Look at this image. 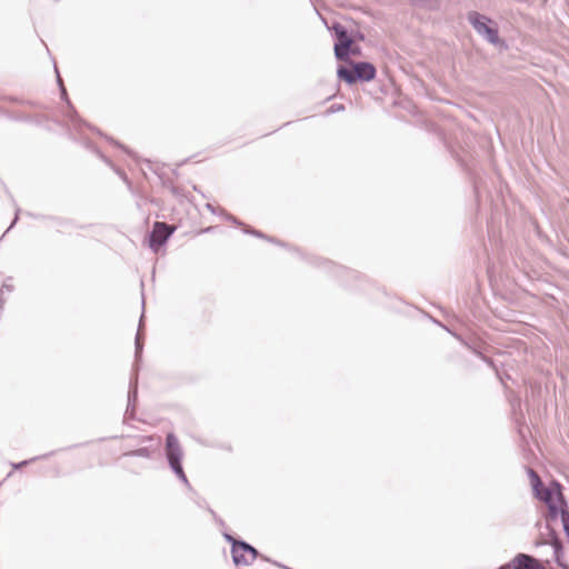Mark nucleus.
<instances>
[{"instance_id":"1","label":"nucleus","mask_w":569,"mask_h":569,"mask_svg":"<svg viewBox=\"0 0 569 569\" xmlns=\"http://www.w3.org/2000/svg\"><path fill=\"white\" fill-rule=\"evenodd\" d=\"M327 28L331 31L333 38V53L338 61L347 64L348 61H353L351 57H360L362 49L358 43H353V40L348 36V28L342 23L335 21L331 26L327 24Z\"/></svg>"},{"instance_id":"2","label":"nucleus","mask_w":569,"mask_h":569,"mask_svg":"<svg viewBox=\"0 0 569 569\" xmlns=\"http://www.w3.org/2000/svg\"><path fill=\"white\" fill-rule=\"evenodd\" d=\"M224 540L231 546V558L233 565L240 569L241 567H248L253 563L256 559L270 562V559L264 555H261L257 548L247 542L246 540L231 535L230 532H222Z\"/></svg>"},{"instance_id":"3","label":"nucleus","mask_w":569,"mask_h":569,"mask_svg":"<svg viewBox=\"0 0 569 569\" xmlns=\"http://www.w3.org/2000/svg\"><path fill=\"white\" fill-rule=\"evenodd\" d=\"M377 69L369 61H348L347 64H338L337 78L348 86L363 83L373 80Z\"/></svg>"},{"instance_id":"4","label":"nucleus","mask_w":569,"mask_h":569,"mask_svg":"<svg viewBox=\"0 0 569 569\" xmlns=\"http://www.w3.org/2000/svg\"><path fill=\"white\" fill-rule=\"evenodd\" d=\"M467 20L476 30V32L490 44L497 47L500 50L508 48L507 42L499 36L497 23L491 18L478 11H469L467 14Z\"/></svg>"},{"instance_id":"5","label":"nucleus","mask_w":569,"mask_h":569,"mask_svg":"<svg viewBox=\"0 0 569 569\" xmlns=\"http://www.w3.org/2000/svg\"><path fill=\"white\" fill-rule=\"evenodd\" d=\"M164 457L170 470L187 487L188 490L192 491L193 489L182 466L183 450L177 436L173 432H168L166 436Z\"/></svg>"},{"instance_id":"6","label":"nucleus","mask_w":569,"mask_h":569,"mask_svg":"<svg viewBox=\"0 0 569 569\" xmlns=\"http://www.w3.org/2000/svg\"><path fill=\"white\" fill-rule=\"evenodd\" d=\"M59 90H60V98H61V100L66 102V110L62 111V116L64 118H67L72 123L73 128L78 132H80L82 130V128H88L89 130L98 133L99 136L104 137L110 143L121 148L127 153H130V151L124 146H122L120 142L116 141L111 137L104 136L97 127H94L91 123L87 122L84 119H82L79 116L77 109L74 108V106L72 104V102L70 101V99L68 97V92H67V89H66L63 83H60V89Z\"/></svg>"},{"instance_id":"7","label":"nucleus","mask_w":569,"mask_h":569,"mask_svg":"<svg viewBox=\"0 0 569 569\" xmlns=\"http://www.w3.org/2000/svg\"><path fill=\"white\" fill-rule=\"evenodd\" d=\"M527 473L530 479L532 496L535 499L547 503L550 500H555L559 493H563L562 486L557 480H552L548 486H546L540 476L532 468H527Z\"/></svg>"},{"instance_id":"8","label":"nucleus","mask_w":569,"mask_h":569,"mask_svg":"<svg viewBox=\"0 0 569 569\" xmlns=\"http://www.w3.org/2000/svg\"><path fill=\"white\" fill-rule=\"evenodd\" d=\"M176 227L163 221H154L150 232L148 233V246L158 253L162 247L167 244L171 236L176 231Z\"/></svg>"},{"instance_id":"9","label":"nucleus","mask_w":569,"mask_h":569,"mask_svg":"<svg viewBox=\"0 0 569 569\" xmlns=\"http://www.w3.org/2000/svg\"><path fill=\"white\" fill-rule=\"evenodd\" d=\"M295 252L301 259L307 260V262L310 263L311 266L328 270L329 272L335 273L337 277H347L350 279L360 278V274L357 271L347 269L346 267H342V266H337L330 260L322 259V258L316 257V256H307V254L302 253L300 249H295Z\"/></svg>"},{"instance_id":"10","label":"nucleus","mask_w":569,"mask_h":569,"mask_svg":"<svg viewBox=\"0 0 569 569\" xmlns=\"http://www.w3.org/2000/svg\"><path fill=\"white\" fill-rule=\"evenodd\" d=\"M547 506V513L545 516L546 523L555 522L560 518L561 523L569 517V505L566 496L559 493L555 500L545 503Z\"/></svg>"},{"instance_id":"11","label":"nucleus","mask_w":569,"mask_h":569,"mask_svg":"<svg viewBox=\"0 0 569 569\" xmlns=\"http://www.w3.org/2000/svg\"><path fill=\"white\" fill-rule=\"evenodd\" d=\"M138 373H132L129 381L127 409L123 415V423H128L131 420H136V411L138 406Z\"/></svg>"},{"instance_id":"12","label":"nucleus","mask_w":569,"mask_h":569,"mask_svg":"<svg viewBox=\"0 0 569 569\" xmlns=\"http://www.w3.org/2000/svg\"><path fill=\"white\" fill-rule=\"evenodd\" d=\"M515 569H547L536 557L519 552L513 557Z\"/></svg>"},{"instance_id":"13","label":"nucleus","mask_w":569,"mask_h":569,"mask_svg":"<svg viewBox=\"0 0 569 569\" xmlns=\"http://www.w3.org/2000/svg\"><path fill=\"white\" fill-rule=\"evenodd\" d=\"M143 317H144V315L142 313L140 317V320H139V326H138V330H137V335H136V339H134V363L132 367V373H138V375H139V370H140L139 363L141 361L142 352H143V339H144V336L142 333Z\"/></svg>"},{"instance_id":"14","label":"nucleus","mask_w":569,"mask_h":569,"mask_svg":"<svg viewBox=\"0 0 569 569\" xmlns=\"http://www.w3.org/2000/svg\"><path fill=\"white\" fill-rule=\"evenodd\" d=\"M48 221L53 222L58 228H86V226L77 224L76 221L70 218H63L58 216L48 217Z\"/></svg>"},{"instance_id":"15","label":"nucleus","mask_w":569,"mask_h":569,"mask_svg":"<svg viewBox=\"0 0 569 569\" xmlns=\"http://www.w3.org/2000/svg\"><path fill=\"white\" fill-rule=\"evenodd\" d=\"M83 146L86 149L97 154V157H99L104 163H107L108 166H112V161L107 156H104L93 142H91L88 139H84Z\"/></svg>"},{"instance_id":"16","label":"nucleus","mask_w":569,"mask_h":569,"mask_svg":"<svg viewBox=\"0 0 569 569\" xmlns=\"http://www.w3.org/2000/svg\"><path fill=\"white\" fill-rule=\"evenodd\" d=\"M83 146L86 149L97 154V157H99L104 163H107L108 166H112V161L107 156H104L93 142H91L88 139H84Z\"/></svg>"},{"instance_id":"17","label":"nucleus","mask_w":569,"mask_h":569,"mask_svg":"<svg viewBox=\"0 0 569 569\" xmlns=\"http://www.w3.org/2000/svg\"><path fill=\"white\" fill-rule=\"evenodd\" d=\"M152 452H153V450L150 447H141V448L124 452L123 456L124 457H141V458L150 459L152 456Z\"/></svg>"},{"instance_id":"18","label":"nucleus","mask_w":569,"mask_h":569,"mask_svg":"<svg viewBox=\"0 0 569 569\" xmlns=\"http://www.w3.org/2000/svg\"><path fill=\"white\" fill-rule=\"evenodd\" d=\"M553 550V560L557 565L566 562L565 561V546L563 542H558L550 546Z\"/></svg>"},{"instance_id":"19","label":"nucleus","mask_w":569,"mask_h":569,"mask_svg":"<svg viewBox=\"0 0 569 569\" xmlns=\"http://www.w3.org/2000/svg\"><path fill=\"white\" fill-rule=\"evenodd\" d=\"M52 455V452L50 453H44V455H41V456H37V457H33V458H30V459H27V460H22L20 462H11V467L13 470H19L23 467H27L28 465H30L31 462L33 461H37V460H40V459H46L48 457H50Z\"/></svg>"},{"instance_id":"20","label":"nucleus","mask_w":569,"mask_h":569,"mask_svg":"<svg viewBox=\"0 0 569 569\" xmlns=\"http://www.w3.org/2000/svg\"><path fill=\"white\" fill-rule=\"evenodd\" d=\"M546 530L548 536L547 541L549 546L562 541L558 531L553 527H551L550 523H546Z\"/></svg>"},{"instance_id":"21","label":"nucleus","mask_w":569,"mask_h":569,"mask_svg":"<svg viewBox=\"0 0 569 569\" xmlns=\"http://www.w3.org/2000/svg\"><path fill=\"white\" fill-rule=\"evenodd\" d=\"M465 347H467L472 353H475L477 357H481L482 352L481 350L478 348V346L476 343H469L468 341H466L461 336L459 335H453Z\"/></svg>"},{"instance_id":"22","label":"nucleus","mask_w":569,"mask_h":569,"mask_svg":"<svg viewBox=\"0 0 569 569\" xmlns=\"http://www.w3.org/2000/svg\"><path fill=\"white\" fill-rule=\"evenodd\" d=\"M219 214L227 221L233 223L234 226H243V222L239 220L237 217L232 216L231 213L227 212L224 209L219 210Z\"/></svg>"},{"instance_id":"23","label":"nucleus","mask_w":569,"mask_h":569,"mask_svg":"<svg viewBox=\"0 0 569 569\" xmlns=\"http://www.w3.org/2000/svg\"><path fill=\"white\" fill-rule=\"evenodd\" d=\"M348 36L353 40V43L366 40V34L360 30H349Z\"/></svg>"},{"instance_id":"24","label":"nucleus","mask_w":569,"mask_h":569,"mask_svg":"<svg viewBox=\"0 0 569 569\" xmlns=\"http://www.w3.org/2000/svg\"><path fill=\"white\" fill-rule=\"evenodd\" d=\"M480 359L497 372L499 380L503 383L502 377L499 375L495 361L483 353L481 355Z\"/></svg>"},{"instance_id":"25","label":"nucleus","mask_w":569,"mask_h":569,"mask_svg":"<svg viewBox=\"0 0 569 569\" xmlns=\"http://www.w3.org/2000/svg\"><path fill=\"white\" fill-rule=\"evenodd\" d=\"M207 510L219 526L224 527V521L216 513L213 509L210 508V506H207Z\"/></svg>"},{"instance_id":"26","label":"nucleus","mask_w":569,"mask_h":569,"mask_svg":"<svg viewBox=\"0 0 569 569\" xmlns=\"http://www.w3.org/2000/svg\"><path fill=\"white\" fill-rule=\"evenodd\" d=\"M193 500H194V502H196V505L198 507L203 508V509L207 510V506H209V505H208V502H207V500L204 498L196 495V498Z\"/></svg>"},{"instance_id":"27","label":"nucleus","mask_w":569,"mask_h":569,"mask_svg":"<svg viewBox=\"0 0 569 569\" xmlns=\"http://www.w3.org/2000/svg\"><path fill=\"white\" fill-rule=\"evenodd\" d=\"M29 217L36 219V220H41V221H48V217H50V214H41V213H28Z\"/></svg>"},{"instance_id":"28","label":"nucleus","mask_w":569,"mask_h":569,"mask_svg":"<svg viewBox=\"0 0 569 569\" xmlns=\"http://www.w3.org/2000/svg\"><path fill=\"white\" fill-rule=\"evenodd\" d=\"M266 240H267V241H270V242H272V243H274V244H278V246L284 247V248H287V247H288V244H287L286 242H283V241H281V240H279V239H277V238L270 237V236H267Z\"/></svg>"},{"instance_id":"29","label":"nucleus","mask_w":569,"mask_h":569,"mask_svg":"<svg viewBox=\"0 0 569 569\" xmlns=\"http://www.w3.org/2000/svg\"><path fill=\"white\" fill-rule=\"evenodd\" d=\"M562 529H563V533L567 538V540L569 541V517L567 516L566 520L562 522Z\"/></svg>"},{"instance_id":"30","label":"nucleus","mask_w":569,"mask_h":569,"mask_svg":"<svg viewBox=\"0 0 569 569\" xmlns=\"http://www.w3.org/2000/svg\"><path fill=\"white\" fill-rule=\"evenodd\" d=\"M144 162L147 163L148 168L152 170L162 180V174L160 173L159 168H153V164L150 160H146Z\"/></svg>"},{"instance_id":"31","label":"nucleus","mask_w":569,"mask_h":569,"mask_svg":"<svg viewBox=\"0 0 569 569\" xmlns=\"http://www.w3.org/2000/svg\"><path fill=\"white\" fill-rule=\"evenodd\" d=\"M342 110H345V106L343 104H332L329 108V112L330 113L339 112V111H342Z\"/></svg>"},{"instance_id":"32","label":"nucleus","mask_w":569,"mask_h":569,"mask_svg":"<svg viewBox=\"0 0 569 569\" xmlns=\"http://www.w3.org/2000/svg\"><path fill=\"white\" fill-rule=\"evenodd\" d=\"M19 212H20V209L18 208V209L16 210V214H14V218H13V220H12L11 224H10V226L8 227V229L6 230V233H8V232L13 228V226L18 222V219H19Z\"/></svg>"},{"instance_id":"33","label":"nucleus","mask_w":569,"mask_h":569,"mask_svg":"<svg viewBox=\"0 0 569 569\" xmlns=\"http://www.w3.org/2000/svg\"><path fill=\"white\" fill-rule=\"evenodd\" d=\"M119 177H121L126 182H128L127 174L121 169L116 168L113 164L110 166Z\"/></svg>"},{"instance_id":"34","label":"nucleus","mask_w":569,"mask_h":569,"mask_svg":"<svg viewBox=\"0 0 569 569\" xmlns=\"http://www.w3.org/2000/svg\"><path fill=\"white\" fill-rule=\"evenodd\" d=\"M546 545H548V541H547V539H542V538H539V539H537V540L533 542V546H535L536 548H539V547H542V546H546Z\"/></svg>"},{"instance_id":"35","label":"nucleus","mask_w":569,"mask_h":569,"mask_svg":"<svg viewBox=\"0 0 569 569\" xmlns=\"http://www.w3.org/2000/svg\"><path fill=\"white\" fill-rule=\"evenodd\" d=\"M1 291H7V292H11L13 290V286L12 284H9L7 283L6 281L2 283L1 288H0Z\"/></svg>"},{"instance_id":"36","label":"nucleus","mask_w":569,"mask_h":569,"mask_svg":"<svg viewBox=\"0 0 569 569\" xmlns=\"http://www.w3.org/2000/svg\"><path fill=\"white\" fill-rule=\"evenodd\" d=\"M206 209L209 210L213 214H219L218 209L210 202L206 203Z\"/></svg>"},{"instance_id":"37","label":"nucleus","mask_w":569,"mask_h":569,"mask_svg":"<svg viewBox=\"0 0 569 569\" xmlns=\"http://www.w3.org/2000/svg\"><path fill=\"white\" fill-rule=\"evenodd\" d=\"M513 566L515 565H513V558H512L509 562L501 565L498 569H515Z\"/></svg>"},{"instance_id":"38","label":"nucleus","mask_w":569,"mask_h":569,"mask_svg":"<svg viewBox=\"0 0 569 569\" xmlns=\"http://www.w3.org/2000/svg\"><path fill=\"white\" fill-rule=\"evenodd\" d=\"M241 227L243 228L242 230H243V232H244L246 234H250V236H252V231H256V229H254V228H252V227H250V226H246L244 223H243V226H241Z\"/></svg>"},{"instance_id":"39","label":"nucleus","mask_w":569,"mask_h":569,"mask_svg":"<svg viewBox=\"0 0 569 569\" xmlns=\"http://www.w3.org/2000/svg\"><path fill=\"white\" fill-rule=\"evenodd\" d=\"M252 236L257 237V238L264 239V240L267 238V234H264L263 232H261L260 230H257V229H256V231H252Z\"/></svg>"},{"instance_id":"40","label":"nucleus","mask_w":569,"mask_h":569,"mask_svg":"<svg viewBox=\"0 0 569 569\" xmlns=\"http://www.w3.org/2000/svg\"><path fill=\"white\" fill-rule=\"evenodd\" d=\"M54 71H56V76H57V83L60 87V83H63V82H62V79H61L60 73L58 71L57 66H54Z\"/></svg>"},{"instance_id":"41","label":"nucleus","mask_w":569,"mask_h":569,"mask_svg":"<svg viewBox=\"0 0 569 569\" xmlns=\"http://www.w3.org/2000/svg\"><path fill=\"white\" fill-rule=\"evenodd\" d=\"M153 440H154V439H153V437H151V436H146V437H142V438H141V441H142V442H147V441H148V442H152Z\"/></svg>"},{"instance_id":"42","label":"nucleus","mask_w":569,"mask_h":569,"mask_svg":"<svg viewBox=\"0 0 569 569\" xmlns=\"http://www.w3.org/2000/svg\"><path fill=\"white\" fill-rule=\"evenodd\" d=\"M560 569H569V565L567 562H562L557 565Z\"/></svg>"},{"instance_id":"43","label":"nucleus","mask_w":569,"mask_h":569,"mask_svg":"<svg viewBox=\"0 0 569 569\" xmlns=\"http://www.w3.org/2000/svg\"><path fill=\"white\" fill-rule=\"evenodd\" d=\"M171 191H172V193L177 194L178 193V188H176L174 186H171Z\"/></svg>"},{"instance_id":"44","label":"nucleus","mask_w":569,"mask_h":569,"mask_svg":"<svg viewBox=\"0 0 569 569\" xmlns=\"http://www.w3.org/2000/svg\"><path fill=\"white\" fill-rule=\"evenodd\" d=\"M188 159H184L183 161H181L180 163H178V166H183L184 163H187Z\"/></svg>"},{"instance_id":"45","label":"nucleus","mask_w":569,"mask_h":569,"mask_svg":"<svg viewBox=\"0 0 569 569\" xmlns=\"http://www.w3.org/2000/svg\"><path fill=\"white\" fill-rule=\"evenodd\" d=\"M193 190L197 191V192H200V190L198 189L197 186H193Z\"/></svg>"},{"instance_id":"46","label":"nucleus","mask_w":569,"mask_h":569,"mask_svg":"<svg viewBox=\"0 0 569 569\" xmlns=\"http://www.w3.org/2000/svg\"><path fill=\"white\" fill-rule=\"evenodd\" d=\"M141 305H142V308H143L144 307V299L143 298H142Z\"/></svg>"},{"instance_id":"47","label":"nucleus","mask_w":569,"mask_h":569,"mask_svg":"<svg viewBox=\"0 0 569 569\" xmlns=\"http://www.w3.org/2000/svg\"><path fill=\"white\" fill-rule=\"evenodd\" d=\"M548 0H542L543 3H547Z\"/></svg>"}]
</instances>
